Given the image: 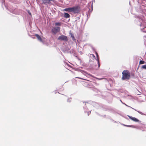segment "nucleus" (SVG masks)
Wrapping results in <instances>:
<instances>
[{
    "label": "nucleus",
    "instance_id": "obj_1",
    "mask_svg": "<svg viewBox=\"0 0 146 146\" xmlns=\"http://www.w3.org/2000/svg\"><path fill=\"white\" fill-rule=\"evenodd\" d=\"M122 76L121 79L123 80H129L130 78V73L128 70H124L122 72Z\"/></svg>",
    "mask_w": 146,
    "mask_h": 146
},
{
    "label": "nucleus",
    "instance_id": "obj_2",
    "mask_svg": "<svg viewBox=\"0 0 146 146\" xmlns=\"http://www.w3.org/2000/svg\"><path fill=\"white\" fill-rule=\"evenodd\" d=\"M80 12V8L78 6H75L72 7V12L74 13H78Z\"/></svg>",
    "mask_w": 146,
    "mask_h": 146
},
{
    "label": "nucleus",
    "instance_id": "obj_3",
    "mask_svg": "<svg viewBox=\"0 0 146 146\" xmlns=\"http://www.w3.org/2000/svg\"><path fill=\"white\" fill-rule=\"evenodd\" d=\"M60 28L59 27H56L53 28L51 30V32L54 34H56L60 31Z\"/></svg>",
    "mask_w": 146,
    "mask_h": 146
},
{
    "label": "nucleus",
    "instance_id": "obj_4",
    "mask_svg": "<svg viewBox=\"0 0 146 146\" xmlns=\"http://www.w3.org/2000/svg\"><path fill=\"white\" fill-rule=\"evenodd\" d=\"M58 40H63L67 41L68 40V37L66 36L62 35L60 36L58 38Z\"/></svg>",
    "mask_w": 146,
    "mask_h": 146
},
{
    "label": "nucleus",
    "instance_id": "obj_5",
    "mask_svg": "<svg viewBox=\"0 0 146 146\" xmlns=\"http://www.w3.org/2000/svg\"><path fill=\"white\" fill-rule=\"evenodd\" d=\"M128 117L129 118L131 119V120L135 122H138L139 121V120L137 119V118L134 117H133L132 116H130L129 115H128Z\"/></svg>",
    "mask_w": 146,
    "mask_h": 146
},
{
    "label": "nucleus",
    "instance_id": "obj_6",
    "mask_svg": "<svg viewBox=\"0 0 146 146\" xmlns=\"http://www.w3.org/2000/svg\"><path fill=\"white\" fill-rule=\"evenodd\" d=\"M54 0H42L43 3L44 4H49L50 1H53Z\"/></svg>",
    "mask_w": 146,
    "mask_h": 146
},
{
    "label": "nucleus",
    "instance_id": "obj_7",
    "mask_svg": "<svg viewBox=\"0 0 146 146\" xmlns=\"http://www.w3.org/2000/svg\"><path fill=\"white\" fill-rule=\"evenodd\" d=\"M63 10L67 12H72V7L66 8Z\"/></svg>",
    "mask_w": 146,
    "mask_h": 146
},
{
    "label": "nucleus",
    "instance_id": "obj_8",
    "mask_svg": "<svg viewBox=\"0 0 146 146\" xmlns=\"http://www.w3.org/2000/svg\"><path fill=\"white\" fill-rule=\"evenodd\" d=\"M70 17V15L68 13H64V17L67 18H68Z\"/></svg>",
    "mask_w": 146,
    "mask_h": 146
},
{
    "label": "nucleus",
    "instance_id": "obj_9",
    "mask_svg": "<svg viewBox=\"0 0 146 146\" xmlns=\"http://www.w3.org/2000/svg\"><path fill=\"white\" fill-rule=\"evenodd\" d=\"M35 36H36L37 39L40 41H42V39L40 36L38 34H35Z\"/></svg>",
    "mask_w": 146,
    "mask_h": 146
},
{
    "label": "nucleus",
    "instance_id": "obj_10",
    "mask_svg": "<svg viewBox=\"0 0 146 146\" xmlns=\"http://www.w3.org/2000/svg\"><path fill=\"white\" fill-rule=\"evenodd\" d=\"M96 54L97 57V60L98 61V68H99L100 66V64L99 63V58H98V55L97 53H96Z\"/></svg>",
    "mask_w": 146,
    "mask_h": 146
},
{
    "label": "nucleus",
    "instance_id": "obj_11",
    "mask_svg": "<svg viewBox=\"0 0 146 146\" xmlns=\"http://www.w3.org/2000/svg\"><path fill=\"white\" fill-rule=\"evenodd\" d=\"M61 25V23L60 22H56L55 23V26H60Z\"/></svg>",
    "mask_w": 146,
    "mask_h": 146
},
{
    "label": "nucleus",
    "instance_id": "obj_12",
    "mask_svg": "<svg viewBox=\"0 0 146 146\" xmlns=\"http://www.w3.org/2000/svg\"><path fill=\"white\" fill-rule=\"evenodd\" d=\"M145 62L143 60H140L139 61V64H143L145 63Z\"/></svg>",
    "mask_w": 146,
    "mask_h": 146
},
{
    "label": "nucleus",
    "instance_id": "obj_13",
    "mask_svg": "<svg viewBox=\"0 0 146 146\" xmlns=\"http://www.w3.org/2000/svg\"><path fill=\"white\" fill-rule=\"evenodd\" d=\"M142 68L146 69V65H144L142 66Z\"/></svg>",
    "mask_w": 146,
    "mask_h": 146
},
{
    "label": "nucleus",
    "instance_id": "obj_14",
    "mask_svg": "<svg viewBox=\"0 0 146 146\" xmlns=\"http://www.w3.org/2000/svg\"><path fill=\"white\" fill-rule=\"evenodd\" d=\"M75 78H79V79H81V80H86V79H84L82 78H80V77H75Z\"/></svg>",
    "mask_w": 146,
    "mask_h": 146
},
{
    "label": "nucleus",
    "instance_id": "obj_15",
    "mask_svg": "<svg viewBox=\"0 0 146 146\" xmlns=\"http://www.w3.org/2000/svg\"><path fill=\"white\" fill-rule=\"evenodd\" d=\"M71 101V99H68L67 100V102H70Z\"/></svg>",
    "mask_w": 146,
    "mask_h": 146
},
{
    "label": "nucleus",
    "instance_id": "obj_16",
    "mask_svg": "<svg viewBox=\"0 0 146 146\" xmlns=\"http://www.w3.org/2000/svg\"><path fill=\"white\" fill-rule=\"evenodd\" d=\"M124 125L126 126V127H131L132 126V125Z\"/></svg>",
    "mask_w": 146,
    "mask_h": 146
},
{
    "label": "nucleus",
    "instance_id": "obj_17",
    "mask_svg": "<svg viewBox=\"0 0 146 146\" xmlns=\"http://www.w3.org/2000/svg\"><path fill=\"white\" fill-rule=\"evenodd\" d=\"M71 36L72 37L73 39H74V36L73 35H71Z\"/></svg>",
    "mask_w": 146,
    "mask_h": 146
},
{
    "label": "nucleus",
    "instance_id": "obj_18",
    "mask_svg": "<svg viewBox=\"0 0 146 146\" xmlns=\"http://www.w3.org/2000/svg\"><path fill=\"white\" fill-rule=\"evenodd\" d=\"M73 80H74V81H75V82H76V80L75 79H73Z\"/></svg>",
    "mask_w": 146,
    "mask_h": 146
},
{
    "label": "nucleus",
    "instance_id": "obj_19",
    "mask_svg": "<svg viewBox=\"0 0 146 146\" xmlns=\"http://www.w3.org/2000/svg\"><path fill=\"white\" fill-rule=\"evenodd\" d=\"M29 15H31V13H29Z\"/></svg>",
    "mask_w": 146,
    "mask_h": 146
},
{
    "label": "nucleus",
    "instance_id": "obj_20",
    "mask_svg": "<svg viewBox=\"0 0 146 146\" xmlns=\"http://www.w3.org/2000/svg\"><path fill=\"white\" fill-rule=\"evenodd\" d=\"M138 111V112H139V113H140V114H141V112H139V111Z\"/></svg>",
    "mask_w": 146,
    "mask_h": 146
}]
</instances>
